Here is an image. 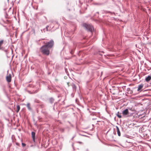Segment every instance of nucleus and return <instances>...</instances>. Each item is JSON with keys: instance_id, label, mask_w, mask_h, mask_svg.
Wrapping results in <instances>:
<instances>
[{"instance_id": "1", "label": "nucleus", "mask_w": 151, "mask_h": 151, "mask_svg": "<svg viewBox=\"0 0 151 151\" xmlns=\"http://www.w3.org/2000/svg\"><path fill=\"white\" fill-rule=\"evenodd\" d=\"M40 51L44 55H48L50 54V49L45 45L40 48Z\"/></svg>"}, {"instance_id": "2", "label": "nucleus", "mask_w": 151, "mask_h": 151, "mask_svg": "<svg viewBox=\"0 0 151 151\" xmlns=\"http://www.w3.org/2000/svg\"><path fill=\"white\" fill-rule=\"evenodd\" d=\"M83 26L87 30L91 32H92L93 30V27L90 24L84 23L83 24Z\"/></svg>"}, {"instance_id": "3", "label": "nucleus", "mask_w": 151, "mask_h": 151, "mask_svg": "<svg viewBox=\"0 0 151 151\" xmlns=\"http://www.w3.org/2000/svg\"><path fill=\"white\" fill-rule=\"evenodd\" d=\"M45 45H46L47 47L50 49L54 45V41L52 40H51L50 42L46 43V44Z\"/></svg>"}, {"instance_id": "4", "label": "nucleus", "mask_w": 151, "mask_h": 151, "mask_svg": "<svg viewBox=\"0 0 151 151\" xmlns=\"http://www.w3.org/2000/svg\"><path fill=\"white\" fill-rule=\"evenodd\" d=\"M6 79L7 81L9 83L12 80V76L11 74L8 75L6 77Z\"/></svg>"}, {"instance_id": "5", "label": "nucleus", "mask_w": 151, "mask_h": 151, "mask_svg": "<svg viewBox=\"0 0 151 151\" xmlns=\"http://www.w3.org/2000/svg\"><path fill=\"white\" fill-rule=\"evenodd\" d=\"M123 116H124L128 114L129 113V111L128 109H126L122 111Z\"/></svg>"}, {"instance_id": "6", "label": "nucleus", "mask_w": 151, "mask_h": 151, "mask_svg": "<svg viewBox=\"0 0 151 151\" xmlns=\"http://www.w3.org/2000/svg\"><path fill=\"white\" fill-rule=\"evenodd\" d=\"M143 84L139 85L138 87L137 91H142V89L143 88Z\"/></svg>"}, {"instance_id": "7", "label": "nucleus", "mask_w": 151, "mask_h": 151, "mask_svg": "<svg viewBox=\"0 0 151 151\" xmlns=\"http://www.w3.org/2000/svg\"><path fill=\"white\" fill-rule=\"evenodd\" d=\"M31 134L33 141L34 142H35V132H32Z\"/></svg>"}, {"instance_id": "8", "label": "nucleus", "mask_w": 151, "mask_h": 151, "mask_svg": "<svg viewBox=\"0 0 151 151\" xmlns=\"http://www.w3.org/2000/svg\"><path fill=\"white\" fill-rule=\"evenodd\" d=\"M151 79V76H148L147 77H146L145 78V81L148 82L149 81H150Z\"/></svg>"}, {"instance_id": "9", "label": "nucleus", "mask_w": 151, "mask_h": 151, "mask_svg": "<svg viewBox=\"0 0 151 151\" xmlns=\"http://www.w3.org/2000/svg\"><path fill=\"white\" fill-rule=\"evenodd\" d=\"M4 43V40H1L0 41V50L2 49V46L3 45Z\"/></svg>"}, {"instance_id": "10", "label": "nucleus", "mask_w": 151, "mask_h": 151, "mask_svg": "<svg viewBox=\"0 0 151 151\" xmlns=\"http://www.w3.org/2000/svg\"><path fill=\"white\" fill-rule=\"evenodd\" d=\"M117 131V133L118 135L119 136H120L121 135V133L119 129V128L118 127H116Z\"/></svg>"}, {"instance_id": "11", "label": "nucleus", "mask_w": 151, "mask_h": 151, "mask_svg": "<svg viewBox=\"0 0 151 151\" xmlns=\"http://www.w3.org/2000/svg\"><path fill=\"white\" fill-rule=\"evenodd\" d=\"M117 116L119 118H121L122 117V116L121 115V113H119V112H118L116 114Z\"/></svg>"}, {"instance_id": "12", "label": "nucleus", "mask_w": 151, "mask_h": 151, "mask_svg": "<svg viewBox=\"0 0 151 151\" xmlns=\"http://www.w3.org/2000/svg\"><path fill=\"white\" fill-rule=\"evenodd\" d=\"M27 107L28 109L29 110H31V105L29 103L27 104Z\"/></svg>"}, {"instance_id": "13", "label": "nucleus", "mask_w": 151, "mask_h": 151, "mask_svg": "<svg viewBox=\"0 0 151 151\" xmlns=\"http://www.w3.org/2000/svg\"><path fill=\"white\" fill-rule=\"evenodd\" d=\"M17 112L18 113L20 109V107L19 105H18L17 106Z\"/></svg>"}, {"instance_id": "14", "label": "nucleus", "mask_w": 151, "mask_h": 151, "mask_svg": "<svg viewBox=\"0 0 151 151\" xmlns=\"http://www.w3.org/2000/svg\"><path fill=\"white\" fill-rule=\"evenodd\" d=\"M22 145L23 147H24L26 146V145L24 143H22Z\"/></svg>"}, {"instance_id": "15", "label": "nucleus", "mask_w": 151, "mask_h": 151, "mask_svg": "<svg viewBox=\"0 0 151 151\" xmlns=\"http://www.w3.org/2000/svg\"><path fill=\"white\" fill-rule=\"evenodd\" d=\"M49 27V26H47L46 27V29H47V31L48 30V29Z\"/></svg>"}, {"instance_id": "16", "label": "nucleus", "mask_w": 151, "mask_h": 151, "mask_svg": "<svg viewBox=\"0 0 151 151\" xmlns=\"http://www.w3.org/2000/svg\"><path fill=\"white\" fill-rule=\"evenodd\" d=\"M67 84L68 85V86H69V82L67 83Z\"/></svg>"}, {"instance_id": "17", "label": "nucleus", "mask_w": 151, "mask_h": 151, "mask_svg": "<svg viewBox=\"0 0 151 151\" xmlns=\"http://www.w3.org/2000/svg\"><path fill=\"white\" fill-rule=\"evenodd\" d=\"M62 130L63 131H64V129H62Z\"/></svg>"}, {"instance_id": "18", "label": "nucleus", "mask_w": 151, "mask_h": 151, "mask_svg": "<svg viewBox=\"0 0 151 151\" xmlns=\"http://www.w3.org/2000/svg\"><path fill=\"white\" fill-rule=\"evenodd\" d=\"M16 144V145H18V143H17Z\"/></svg>"}]
</instances>
